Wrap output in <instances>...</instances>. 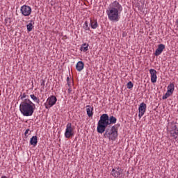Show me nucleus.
<instances>
[{
    "label": "nucleus",
    "instance_id": "f257e3e1",
    "mask_svg": "<svg viewBox=\"0 0 178 178\" xmlns=\"http://www.w3.org/2000/svg\"><path fill=\"white\" fill-rule=\"evenodd\" d=\"M123 11V6L118 1L111 2L106 10L108 19L111 22H119L120 19V13Z\"/></svg>",
    "mask_w": 178,
    "mask_h": 178
},
{
    "label": "nucleus",
    "instance_id": "f03ea898",
    "mask_svg": "<svg viewBox=\"0 0 178 178\" xmlns=\"http://www.w3.org/2000/svg\"><path fill=\"white\" fill-rule=\"evenodd\" d=\"M118 122V119L113 115L109 117L108 114H102L100 116V120L97 122V131L99 134L105 133L106 127L111 124H115Z\"/></svg>",
    "mask_w": 178,
    "mask_h": 178
},
{
    "label": "nucleus",
    "instance_id": "7ed1b4c3",
    "mask_svg": "<svg viewBox=\"0 0 178 178\" xmlns=\"http://www.w3.org/2000/svg\"><path fill=\"white\" fill-rule=\"evenodd\" d=\"M19 111L23 116H33L35 111V104L30 99H26L19 105Z\"/></svg>",
    "mask_w": 178,
    "mask_h": 178
},
{
    "label": "nucleus",
    "instance_id": "20e7f679",
    "mask_svg": "<svg viewBox=\"0 0 178 178\" xmlns=\"http://www.w3.org/2000/svg\"><path fill=\"white\" fill-rule=\"evenodd\" d=\"M118 125L116 124L111 127V129H109V128H106L104 131L105 133L104 134L105 138H108L111 141H115L119 135L118 134Z\"/></svg>",
    "mask_w": 178,
    "mask_h": 178
},
{
    "label": "nucleus",
    "instance_id": "39448f33",
    "mask_svg": "<svg viewBox=\"0 0 178 178\" xmlns=\"http://www.w3.org/2000/svg\"><path fill=\"white\" fill-rule=\"evenodd\" d=\"M74 136V127L72 125V123L68 122L66 125L65 137V138H70Z\"/></svg>",
    "mask_w": 178,
    "mask_h": 178
},
{
    "label": "nucleus",
    "instance_id": "423d86ee",
    "mask_svg": "<svg viewBox=\"0 0 178 178\" xmlns=\"http://www.w3.org/2000/svg\"><path fill=\"white\" fill-rule=\"evenodd\" d=\"M171 130L170 131V134L171 137L174 138H177L178 137V124L175 122L170 123Z\"/></svg>",
    "mask_w": 178,
    "mask_h": 178
},
{
    "label": "nucleus",
    "instance_id": "0eeeda50",
    "mask_svg": "<svg viewBox=\"0 0 178 178\" xmlns=\"http://www.w3.org/2000/svg\"><path fill=\"white\" fill-rule=\"evenodd\" d=\"M56 101L58 99L54 95H51L47 99V104H44V106L46 109H49V108H52L55 104H56Z\"/></svg>",
    "mask_w": 178,
    "mask_h": 178
},
{
    "label": "nucleus",
    "instance_id": "6e6552de",
    "mask_svg": "<svg viewBox=\"0 0 178 178\" xmlns=\"http://www.w3.org/2000/svg\"><path fill=\"white\" fill-rule=\"evenodd\" d=\"M175 91V83H170L168 86L167 87V92L163 96V99H168L172 94H173Z\"/></svg>",
    "mask_w": 178,
    "mask_h": 178
},
{
    "label": "nucleus",
    "instance_id": "1a4fd4ad",
    "mask_svg": "<svg viewBox=\"0 0 178 178\" xmlns=\"http://www.w3.org/2000/svg\"><path fill=\"white\" fill-rule=\"evenodd\" d=\"M20 12L22 16H26V17L30 16L32 12L31 7L27 5L22 6L20 8Z\"/></svg>",
    "mask_w": 178,
    "mask_h": 178
},
{
    "label": "nucleus",
    "instance_id": "9d476101",
    "mask_svg": "<svg viewBox=\"0 0 178 178\" xmlns=\"http://www.w3.org/2000/svg\"><path fill=\"white\" fill-rule=\"evenodd\" d=\"M146 111H147V104H145V103L144 102L140 103L138 107L139 119H141L144 116V114L145 113Z\"/></svg>",
    "mask_w": 178,
    "mask_h": 178
},
{
    "label": "nucleus",
    "instance_id": "9b49d317",
    "mask_svg": "<svg viewBox=\"0 0 178 178\" xmlns=\"http://www.w3.org/2000/svg\"><path fill=\"white\" fill-rule=\"evenodd\" d=\"M149 74L152 83H156V80L158 79V76H156V70L154 69H150Z\"/></svg>",
    "mask_w": 178,
    "mask_h": 178
},
{
    "label": "nucleus",
    "instance_id": "f8f14e48",
    "mask_svg": "<svg viewBox=\"0 0 178 178\" xmlns=\"http://www.w3.org/2000/svg\"><path fill=\"white\" fill-rule=\"evenodd\" d=\"M163 49H165V44H160L158 45V48L156 49L154 55L155 56H159L162 52H163Z\"/></svg>",
    "mask_w": 178,
    "mask_h": 178
},
{
    "label": "nucleus",
    "instance_id": "ddd939ff",
    "mask_svg": "<svg viewBox=\"0 0 178 178\" xmlns=\"http://www.w3.org/2000/svg\"><path fill=\"white\" fill-rule=\"evenodd\" d=\"M122 173V170H120V168H117V170L113 168L111 171V175L115 178L119 177V176H120Z\"/></svg>",
    "mask_w": 178,
    "mask_h": 178
},
{
    "label": "nucleus",
    "instance_id": "4468645a",
    "mask_svg": "<svg viewBox=\"0 0 178 178\" xmlns=\"http://www.w3.org/2000/svg\"><path fill=\"white\" fill-rule=\"evenodd\" d=\"M90 26L91 29L93 30H95L98 27V22H97V19L94 18H90Z\"/></svg>",
    "mask_w": 178,
    "mask_h": 178
},
{
    "label": "nucleus",
    "instance_id": "2eb2a0df",
    "mask_svg": "<svg viewBox=\"0 0 178 178\" xmlns=\"http://www.w3.org/2000/svg\"><path fill=\"white\" fill-rule=\"evenodd\" d=\"M94 108L91 107V106L88 105L86 106V113L89 118H92V115H94Z\"/></svg>",
    "mask_w": 178,
    "mask_h": 178
},
{
    "label": "nucleus",
    "instance_id": "dca6fc26",
    "mask_svg": "<svg viewBox=\"0 0 178 178\" xmlns=\"http://www.w3.org/2000/svg\"><path fill=\"white\" fill-rule=\"evenodd\" d=\"M30 145H33V147H35L38 143V138L37 136H33L30 140Z\"/></svg>",
    "mask_w": 178,
    "mask_h": 178
},
{
    "label": "nucleus",
    "instance_id": "f3484780",
    "mask_svg": "<svg viewBox=\"0 0 178 178\" xmlns=\"http://www.w3.org/2000/svg\"><path fill=\"white\" fill-rule=\"evenodd\" d=\"M76 69L78 72H81L84 69V63L83 61H79L76 65Z\"/></svg>",
    "mask_w": 178,
    "mask_h": 178
},
{
    "label": "nucleus",
    "instance_id": "a211bd4d",
    "mask_svg": "<svg viewBox=\"0 0 178 178\" xmlns=\"http://www.w3.org/2000/svg\"><path fill=\"white\" fill-rule=\"evenodd\" d=\"M88 44L84 43L81 46L80 51H82V52H87V51H88Z\"/></svg>",
    "mask_w": 178,
    "mask_h": 178
},
{
    "label": "nucleus",
    "instance_id": "6ab92c4d",
    "mask_svg": "<svg viewBox=\"0 0 178 178\" xmlns=\"http://www.w3.org/2000/svg\"><path fill=\"white\" fill-rule=\"evenodd\" d=\"M33 28L34 26H33V21H31V22L26 25L27 31L30 33V31H32Z\"/></svg>",
    "mask_w": 178,
    "mask_h": 178
},
{
    "label": "nucleus",
    "instance_id": "aec40b11",
    "mask_svg": "<svg viewBox=\"0 0 178 178\" xmlns=\"http://www.w3.org/2000/svg\"><path fill=\"white\" fill-rule=\"evenodd\" d=\"M30 97L31 99L33 101V102H36V104H40V99L37 97L35 95H31Z\"/></svg>",
    "mask_w": 178,
    "mask_h": 178
},
{
    "label": "nucleus",
    "instance_id": "412c9836",
    "mask_svg": "<svg viewBox=\"0 0 178 178\" xmlns=\"http://www.w3.org/2000/svg\"><path fill=\"white\" fill-rule=\"evenodd\" d=\"M86 31H90V27L88 26V22L86 21L83 26Z\"/></svg>",
    "mask_w": 178,
    "mask_h": 178
},
{
    "label": "nucleus",
    "instance_id": "4be33fe9",
    "mask_svg": "<svg viewBox=\"0 0 178 178\" xmlns=\"http://www.w3.org/2000/svg\"><path fill=\"white\" fill-rule=\"evenodd\" d=\"M133 87H134L133 83L131 81L128 82V83L127 84V88H129V90H131Z\"/></svg>",
    "mask_w": 178,
    "mask_h": 178
},
{
    "label": "nucleus",
    "instance_id": "5701e85b",
    "mask_svg": "<svg viewBox=\"0 0 178 178\" xmlns=\"http://www.w3.org/2000/svg\"><path fill=\"white\" fill-rule=\"evenodd\" d=\"M19 98H20V99H24V98H27V95L26 93H21V95H19Z\"/></svg>",
    "mask_w": 178,
    "mask_h": 178
},
{
    "label": "nucleus",
    "instance_id": "b1692460",
    "mask_svg": "<svg viewBox=\"0 0 178 178\" xmlns=\"http://www.w3.org/2000/svg\"><path fill=\"white\" fill-rule=\"evenodd\" d=\"M27 134H31V131L29 129L25 131L24 136L27 137Z\"/></svg>",
    "mask_w": 178,
    "mask_h": 178
},
{
    "label": "nucleus",
    "instance_id": "393cba45",
    "mask_svg": "<svg viewBox=\"0 0 178 178\" xmlns=\"http://www.w3.org/2000/svg\"><path fill=\"white\" fill-rule=\"evenodd\" d=\"M40 86H42V87H44L45 86V81H42L40 83Z\"/></svg>",
    "mask_w": 178,
    "mask_h": 178
},
{
    "label": "nucleus",
    "instance_id": "a878e982",
    "mask_svg": "<svg viewBox=\"0 0 178 178\" xmlns=\"http://www.w3.org/2000/svg\"><path fill=\"white\" fill-rule=\"evenodd\" d=\"M68 94H72V88H68Z\"/></svg>",
    "mask_w": 178,
    "mask_h": 178
},
{
    "label": "nucleus",
    "instance_id": "bb28decb",
    "mask_svg": "<svg viewBox=\"0 0 178 178\" xmlns=\"http://www.w3.org/2000/svg\"><path fill=\"white\" fill-rule=\"evenodd\" d=\"M67 84L68 87H70V81H67Z\"/></svg>",
    "mask_w": 178,
    "mask_h": 178
},
{
    "label": "nucleus",
    "instance_id": "cd10ccee",
    "mask_svg": "<svg viewBox=\"0 0 178 178\" xmlns=\"http://www.w3.org/2000/svg\"><path fill=\"white\" fill-rule=\"evenodd\" d=\"M69 80H70V79H69V77H67V81H70Z\"/></svg>",
    "mask_w": 178,
    "mask_h": 178
},
{
    "label": "nucleus",
    "instance_id": "c85d7f7f",
    "mask_svg": "<svg viewBox=\"0 0 178 178\" xmlns=\"http://www.w3.org/2000/svg\"><path fill=\"white\" fill-rule=\"evenodd\" d=\"M1 178H8V177H6V176H3V177H2Z\"/></svg>",
    "mask_w": 178,
    "mask_h": 178
}]
</instances>
